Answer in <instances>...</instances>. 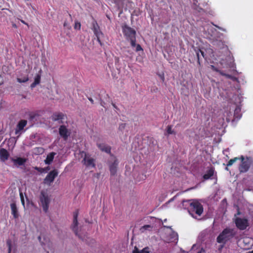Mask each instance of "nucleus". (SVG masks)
<instances>
[{
  "label": "nucleus",
  "instance_id": "nucleus-1",
  "mask_svg": "<svg viewBox=\"0 0 253 253\" xmlns=\"http://www.w3.org/2000/svg\"><path fill=\"white\" fill-rule=\"evenodd\" d=\"M182 204L183 207L187 209L192 216L194 213L201 216L203 212V206L197 200H183Z\"/></svg>",
  "mask_w": 253,
  "mask_h": 253
},
{
  "label": "nucleus",
  "instance_id": "nucleus-2",
  "mask_svg": "<svg viewBox=\"0 0 253 253\" xmlns=\"http://www.w3.org/2000/svg\"><path fill=\"white\" fill-rule=\"evenodd\" d=\"M237 160L241 161L238 168L239 172L241 173L247 172L250 168L251 164L253 162L252 157H247L245 159L243 156H241L240 157H235L233 159H230L226 166H231Z\"/></svg>",
  "mask_w": 253,
  "mask_h": 253
},
{
  "label": "nucleus",
  "instance_id": "nucleus-3",
  "mask_svg": "<svg viewBox=\"0 0 253 253\" xmlns=\"http://www.w3.org/2000/svg\"><path fill=\"white\" fill-rule=\"evenodd\" d=\"M236 235V232L233 229L226 228L219 234L216 238L218 243L225 245L228 241L231 240Z\"/></svg>",
  "mask_w": 253,
  "mask_h": 253
},
{
  "label": "nucleus",
  "instance_id": "nucleus-4",
  "mask_svg": "<svg viewBox=\"0 0 253 253\" xmlns=\"http://www.w3.org/2000/svg\"><path fill=\"white\" fill-rule=\"evenodd\" d=\"M122 28L126 39L130 41L131 46L134 47L136 45V31L126 24L123 25Z\"/></svg>",
  "mask_w": 253,
  "mask_h": 253
},
{
  "label": "nucleus",
  "instance_id": "nucleus-5",
  "mask_svg": "<svg viewBox=\"0 0 253 253\" xmlns=\"http://www.w3.org/2000/svg\"><path fill=\"white\" fill-rule=\"evenodd\" d=\"M79 214L78 210L76 211L73 213V225L72 226V228L73 231L74 232L75 234L79 237L80 239H81L82 241L85 242L86 243L89 244L88 240L89 239V238L86 235H84L82 236L80 233H79L78 231L77 226H78V216Z\"/></svg>",
  "mask_w": 253,
  "mask_h": 253
},
{
  "label": "nucleus",
  "instance_id": "nucleus-6",
  "mask_svg": "<svg viewBox=\"0 0 253 253\" xmlns=\"http://www.w3.org/2000/svg\"><path fill=\"white\" fill-rule=\"evenodd\" d=\"M40 200L43 211L44 212H47L50 202V199L47 193L44 191H42L40 196Z\"/></svg>",
  "mask_w": 253,
  "mask_h": 253
},
{
  "label": "nucleus",
  "instance_id": "nucleus-7",
  "mask_svg": "<svg viewBox=\"0 0 253 253\" xmlns=\"http://www.w3.org/2000/svg\"><path fill=\"white\" fill-rule=\"evenodd\" d=\"M91 29L93 31L94 34L96 36L97 38V41L100 43V44L102 45V42L100 40L101 36L103 35L102 32L100 30V27L96 20H93L92 23V28Z\"/></svg>",
  "mask_w": 253,
  "mask_h": 253
},
{
  "label": "nucleus",
  "instance_id": "nucleus-8",
  "mask_svg": "<svg viewBox=\"0 0 253 253\" xmlns=\"http://www.w3.org/2000/svg\"><path fill=\"white\" fill-rule=\"evenodd\" d=\"M236 227L240 230H245L249 226V221L247 218L237 217L235 220Z\"/></svg>",
  "mask_w": 253,
  "mask_h": 253
},
{
  "label": "nucleus",
  "instance_id": "nucleus-9",
  "mask_svg": "<svg viewBox=\"0 0 253 253\" xmlns=\"http://www.w3.org/2000/svg\"><path fill=\"white\" fill-rule=\"evenodd\" d=\"M58 174L57 170L53 169L51 170L44 179L43 183L45 184L50 185L51 183L54 181L55 178L57 176Z\"/></svg>",
  "mask_w": 253,
  "mask_h": 253
},
{
  "label": "nucleus",
  "instance_id": "nucleus-10",
  "mask_svg": "<svg viewBox=\"0 0 253 253\" xmlns=\"http://www.w3.org/2000/svg\"><path fill=\"white\" fill-rule=\"evenodd\" d=\"M70 130L67 128L66 126L61 125L59 126V134L64 140H66L70 136Z\"/></svg>",
  "mask_w": 253,
  "mask_h": 253
},
{
  "label": "nucleus",
  "instance_id": "nucleus-11",
  "mask_svg": "<svg viewBox=\"0 0 253 253\" xmlns=\"http://www.w3.org/2000/svg\"><path fill=\"white\" fill-rule=\"evenodd\" d=\"M64 117L65 115L62 113H54L51 116V119L53 122L58 121L59 124H61L63 123L62 120Z\"/></svg>",
  "mask_w": 253,
  "mask_h": 253
},
{
  "label": "nucleus",
  "instance_id": "nucleus-12",
  "mask_svg": "<svg viewBox=\"0 0 253 253\" xmlns=\"http://www.w3.org/2000/svg\"><path fill=\"white\" fill-rule=\"evenodd\" d=\"M118 164V160L115 158L113 162L109 165V169L111 175H115L116 174Z\"/></svg>",
  "mask_w": 253,
  "mask_h": 253
},
{
  "label": "nucleus",
  "instance_id": "nucleus-13",
  "mask_svg": "<svg viewBox=\"0 0 253 253\" xmlns=\"http://www.w3.org/2000/svg\"><path fill=\"white\" fill-rule=\"evenodd\" d=\"M11 160L13 162L14 166L16 167L23 166L26 162L25 158L21 157H18L16 159L11 158Z\"/></svg>",
  "mask_w": 253,
  "mask_h": 253
},
{
  "label": "nucleus",
  "instance_id": "nucleus-14",
  "mask_svg": "<svg viewBox=\"0 0 253 253\" xmlns=\"http://www.w3.org/2000/svg\"><path fill=\"white\" fill-rule=\"evenodd\" d=\"M83 161L84 162V164L87 167H91L92 168H94L95 167L94 159L87 156L86 155L83 160Z\"/></svg>",
  "mask_w": 253,
  "mask_h": 253
},
{
  "label": "nucleus",
  "instance_id": "nucleus-15",
  "mask_svg": "<svg viewBox=\"0 0 253 253\" xmlns=\"http://www.w3.org/2000/svg\"><path fill=\"white\" fill-rule=\"evenodd\" d=\"M97 146L101 151L105 152L109 154H111V147L110 146L105 143H98Z\"/></svg>",
  "mask_w": 253,
  "mask_h": 253
},
{
  "label": "nucleus",
  "instance_id": "nucleus-16",
  "mask_svg": "<svg viewBox=\"0 0 253 253\" xmlns=\"http://www.w3.org/2000/svg\"><path fill=\"white\" fill-rule=\"evenodd\" d=\"M9 157L8 152L4 148H0V160L4 162L8 160Z\"/></svg>",
  "mask_w": 253,
  "mask_h": 253
},
{
  "label": "nucleus",
  "instance_id": "nucleus-17",
  "mask_svg": "<svg viewBox=\"0 0 253 253\" xmlns=\"http://www.w3.org/2000/svg\"><path fill=\"white\" fill-rule=\"evenodd\" d=\"M27 121L26 120H20L18 122V123L17 125V127H16V130H15V133L17 134L19 132L23 130L24 127L27 125Z\"/></svg>",
  "mask_w": 253,
  "mask_h": 253
},
{
  "label": "nucleus",
  "instance_id": "nucleus-18",
  "mask_svg": "<svg viewBox=\"0 0 253 253\" xmlns=\"http://www.w3.org/2000/svg\"><path fill=\"white\" fill-rule=\"evenodd\" d=\"M10 208L11 210V214L13 215V217L15 219L18 218L19 217V213L17 207L15 202H13L10 204Z\"/></svg>",
  "mask_w": 253,
  "mask_h": 253
},
{
  "label": "nucleus",
  "instance_id": "nucleus-19",
  "mask_svg": "<svg viewBox=\"0 0 253 253\" xmlns=\"http://www.w3.org/2000/svg\"><path fill=\"white\" fill-rule=\"evenodd\" d=\"M214 173V169L213 167H211L206 172V173L204 174L203 176V178L205 180H208L211 178V177L213 175Z\"/></svg>",
  "mask_w": 253,
  "mask_h": 253
},
{
  "label": "nucleus",
  "instance_id": "nucleus-20",
  "mask_svg": "<svg viewBox=\"0 0 253 253\" xmlns=\"http://www.w3.org/2000/svg\"><path fill=\"white\" fill-rule=\"evenodd\" d=\"M55 154L56 153L54 152H51L48 154L44 161L45 163L47 165H50L53 161Z\"/></svg>",
  "mask_w": 253,
  "mask_h": 253
},
{
  "label": "nucleus",
  "instance_id": "nucleus-21",
  "mask_svg": "<svg viewBox=\"0 0 253 253\" xmlns=\"http://www.w3.org/2000/svg\"><path fill=\"white\" fill-rule=\"evenodd\" d=\"M69 19H66L64 22L63 26L64 28L67 29H71V26L70 22L72 21V17L71 14H69Z\"/></svg>",
  "mask_w": 253,
  "mask_h": 253
},
{
  "label": "nucleus",
  "instance_id": "nucleus-22",
  "mask_svg": "<svg viewBox=\"0 0 253 253\" xmlns=\"http://www.w3.org/2000/svg\"><path fill=\"white\" fill-rule=\"evenodd\" d=\"M241 109L239 106H237L234 110V117L235 119H239L242 116Z\"/></svg>",
  "mask_w": 253,
  "mask_h": 253
},
{
  "label": "nucleus",
  "instance_id": "nucleus-23",
  "mask_svg": "<svg viewBox=\"0 0 253 253\" xmlns=\"http://www.w3.org/2000/svg\"><path fill=\"white\" fill-rule=\"evenodd\" d=\"M148 250L149 248L148 247H146L143 249L141 251H139L138 248L136 247H135L132 253H149Z\"/></svg>",
  "mask_w": 253,
  "mask_h": 253
},
{
  "label": "nucleus",
  "instance_id": "nucleus-24",
  "mask_svg": "<svg viewBox=\"0 0 253 253\" xmlns=\"http://www.w3.org/2000/svg\"><path fill=\"white\" fill-rule=\"evenodd\" d=\"M41 81V76L40 75H37L35 78L34 82L33 83L31 86V87H34L36 85L40 84Z\"/></svg>",
  "mask_w": 253,
  "mask_h": 253
},
{
  "label": "nucleus",
  "instance_id": "nucleus-25",
  "mask_svg": "<svg viewBox=\"0 0 253 253\" xmlns=\"http://www.w3.org/2000/svg\"><path fill=\"white\" fill-rule=\"evenodd\" d=\"M29 80V78L28 77V76H26L25 77H24L23 78H18L17 79V81L18 82L20 83H26Z\"/></svg>",
  "mask_w": 253,
  "mask_h": 253
},
{
  "label": "nucleus",
  "instance_id": "nucleus-26",
  "mask_svg": "<svg viewBox=\"0 0 253 253\" xmlns=\"http://www.w3.org/2000/svg\"><path fill=\"white\" fill-rule=\"evenodd\" d=\"M167 132L168 134H175V132L172 129V126H168L167 127Z\"/></svg>",
  "mask_w": 253,
  "mask_h": 253
},
{
  "label": "nucleus",
  "instance_id": "nucleus-27",
  "mask_svg": "<svg viewBox=\"0 0 253 253\" xmlns=\"http://www.w3.org/2000/svg\"><path fill=\"white\" fill-rule=\"evenodd\" d=\"M126 126V123L120 124L119 125V127H118L119 130L123 133V132L124 130L125 129Z\"/></svg>",
  "mask_w": 253,
  "mask_h": 253
},
{
  "label": "nucleus",
  "instance_id": "nucleus-28",
  "mask_svg": "<svg viewBox=\"0 0 253 253\" xmlns=\"http://www.w3.org/2000/svg\"><path fill=\"white\" fill-rule=\"evenodd\" d=\"M6 244L8 247V253H11V241L10 240H8L6 241Z\"/></svg>",
  "mask_w": 253,
  "mask_h": 253
},
{
  "label": "nucleus",
  "instance_id": "nucleus-29",
  "mask_svg": "<svg viewBox=\"0 0 253 253\" xmlns=\"http://www.w3.org/2000/svg\"><path fill=\"white\" fill-rule=\"evenodd\" d=\"M135 46H136V49H135L136 51L138 52L139 51L143 50L142 47L141 46V45L139 44H136V45L134 47H135Z\"/></svg>",
  "mask_w": 253,
  "mask_h": 253
},
{
  "label": "nucleus",
  "instance_id": "nucleus-30",
  "mask_svg": "<svg viewBox=\"0 0 253 253\" xmlns=\"http://www.w3.org/2000/svg\"><path fill=\"white\" fill-rule=\"evenodd\" d=\"M151 228H152V227L150 225H145L141 227V229L146 230H149V229H150Z\"/></svg>",
  "mask_w": 253,
  "mask_h": 253
},
{
  "label": "nucleus",
  "instance_id": "nucleus-31",
  "mask_svg": "<svg viewBox=\"0 0 253 253\" xmlns=\"http://www.w3.org/2000/svg\"><path fill=\"white\" fill-rule=\"evenodd\" d=\"M20 199H21V203L23 205V206L24 207H25L24 198V196H23V195L22 193H20Z\"/></svg>",
  "mask_w": 253,
  "mask_h": 253
},
{
  "label": "nucleus",
  "instance_id": "nucleus-32",
  "mask_svg": "<svg viewBox=\"0 0 253 253\" xmlns=\"http://www.w3.org/2000/svg\"><path fill=\"white\" fill-rule=\"evenodd\" d=\"M199 52H200L201 53V54L202 55V56L203 57H204V51H203L202 50H201L200 49H199L198 51L197 52V53H197V58H198V60H199Z\"/></svg>",
  "mask_w": 253,
  "mask_h": 253
},
{
  "label": "nucleus",
  "instance_id": "nucleus-33",
  "mask_svg": "<svg viewBox=\"0 0 253 253\" xmlns=\"http://www.w3.org/2000/svg\"><path fill=\"white\" fill-rule=\"evenodd\" d=\"M221 75L223 76H225V77H226L228 78H230L231 77V76L228 75V74H225V73H223V72L221 71H219L218 72Z\"/></svg>",
  "mask_w": 253,
  "mask_h": 253
},
{
  "label": "nucleus",
  "instance_id": "nucleus-34",
  "mask_svg": "<svg viewBox=\"0 0 253 253\" xmlns=\"http://www.w3.org/2000/svg\"><path fill=\"white\" fill-rule=\"evenodd\" d=\"M211 68L213 71H214L215 72H218L219 71L217 68H216L213 65H211Z\"/></svg>",
  "mask_w": 253,
  "mask_h": 253
},
{
  "label": "nucleus",
  "instance_id": "nucleus-35",
  "mask_svg": "<svg viewBox=\"0 0 253 253\" xmlns=\"http://www.w3.org/2000/svg\"><path fill=\"white\" fill-rule=\"evenodd\" d=\"M232 116V114L230 112L229 113V114L228 115V116L226 117V121L227 122H229L231 119V116Z\"/></svg>",
  "mask_w": 253,
  "mask_h": 253
},
{
  "label": "nucleus",
  "instance_id": "nucleus-36",
  "mask_svg": "<svg viewBox=\"0 0 253 253\" xmlns=\"http://www.w3.org/2000/svg\"><path fill=\"white\" fill-rule=\"evenodd\" d=\"M79 26V28L80 29L81 24L79 22H76L75 25V28L76 29L77 28V26Z\"/></svg>",
  "mask_w": 253,
  "mask_h": 253
},
{
  "label": "nucleus",
  "instance_id": "nucleus-37",
  "mask_svg": "<svg viewBox=\"0 0 253 253\" xmlns=\"http://www.w3.org/2000/svg\"><path fill=\"white\" fill-rule=\"evenodd\" d=\"M35 169L36 170H37L38 171H39L40 172H42L43 171V169H42V168H40L36 167Z\"/></svg>",
  "mask_w": 253,
  "mask_h": 253
},
{
  "label": "nucleus",
  "instance_id": "nucleus-38",
  "mask_svg": "<svg viewBox=\"0 0 253 253\" xmlns=\"http://www.w3.org/2000/svg\"><path fill=\"white\" fill-rule=\"evenodd\" d=\"M88 100L90 101L91 104H94V101L91 97L88 98Z\"/></svg>",
  "mask_w": 253,
  "mask_h": 253
},
{
  "label": "nucleus",
  "instance_id": "nucleus-39",
  "mask_svg": "<svg viewBox=\"0 0 253 253\" xmlns=\"http://www.w3.org/2000/svg\"><path fill=\"white\" fill-rule=\"evenodd\" d=\"M38 239H39V241L41 243L42 245L44 244L41 241V236H39Z\"/></svg>",
  "mask_w": 253,
  "mask_h": 253
},
{
  "label": "nucleus",
  "instance_id": "nucleus-40",
  "mask_svg": "<svg viewBox=\"0 0 253 253\" xmlns=\"http://www.w3.org/2000/svg\"><path fill=\"white\" fill-rule=\"evenodd\" d=\"M21 22L23 24H25V25H27L28 26H29V25H28V23H27L26 22H25L24 20H21Z\"/></svg>",
  "mask_w": 253,
  "mask_h": 253
},
{
  "label": "nucleus",
  "instance_id": "nucleus-41",
  "mask_svg": "<svg viewBox=\"0 0 253 253\" xmlns=\"http://www.w3.org/2000/svg\"><path fill=\"white\" fill-rule=\"evenodd\" d=\"M205 251L203 249H202L200 251H199L197 253H202V252H204Z\"/></svg>",
  "mask_w": 253,
  "mask_h": 253
},
{
  "label": "nucleus",
  "instance_id": "nucleus-42",
  "mask_svg": "<svg viewBox=\"0 0 253 253\" xmlns=\"http://www.w3.org/2000/svg\"><path fill=\"white\" fill-rule=\"evenodd\" d=\"M112 105H113V107H114V108H115V109H118V107H117V106H116L115 104L112 103Z\"/></svg>",
  "mask_w": 253,
  "mask_h": 253
},
{
  "label": "nucleus",
  "instance_id": "nucleus-43",
  "mask_svg": "<svg viewBox=\"0 0 253 253\" xmlns=\"http://www.w3.org/2000/svg\"><path fill=\"white\" fill-rule=\"evenodd\" d=\"M240 212L239 210H238L237 215H240Z\"/></svg>",
  "mask_w": 253,
  "mask_h": 253
},
{
  "label": "nucleus",
  "instance_id": "nucleus-44",
  "mask_svg": "<svg viewBox=\"0 0 253 253\" xmlns=\"http://www.w3.org/2000/svg\"><path fill=\"white\" fill-rule=\"evenodd\" d=\"M13 27H14V28H16L17 27L16 25L15 24H13Z\"/></svg>",
  "mask_w": 253,
  "mask_h": 253
},
{
  "label": "nucleus",
  "instance_id": "nucleus-45",
  "mask_svg": "<svg viewBox=\"0 0 253 253\" xmlns=\"http://www.w3.org/2000/svg\"><path fill=\"white\" fill-rule=\"evenodd\" d=\"M228 166H227V167H226V168H225V169H226V170H229V169H228Z\"/></svg>",
  "mask_w": 253,
  "mask_h": 253
},
{
  "label": "nucleus",
  "instance_id": "nucleus-46",
  "mask_svg": "<svg viewBox=\"0 0 253 253\" xmlns=\"http://www.w3.org/2000/svg\"><path fill=\"white\" fill-rule=\"evenodd\" d=\"M47 253H49V252L47 251Z\"/></svg>",
  "mask_w": 253,
  "mask_h": 253
},
{
  "label": "nucleus",
  "instance_id": "nucleus-47",
  "mask_svg": "<svg viewBox=\"0 0 253 253\" xmlns=\"http://www.w3.org/2000/svg\"><path fill=\"white\" fill-rule=\"evenodd\" d=\"M252 253H253V251L252 252Z\"/></svg>",
  "mask_w": 253,
  "mask_h": 253
}]
</instances>
